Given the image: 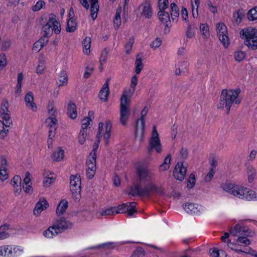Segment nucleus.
<instances>
[{
	"instance_id": "nucleus-1",
	"label": "nucleus",
	"mask_w": 257,
	"mask_h": 257,
	"mask_svg": "<svg viewBox=\"0 0 257 257\" xmlns=\"http://www.w3.org/2000/svg\"><path fill=\"white\" fill-rule=\"evenodd\" d=\"M137 174L140 183H144L145 186L142 188L135 186L131 188L129 194L133 196L149 197L151 193L162 194L163 189L161 185L157 183L156 175L143 166L137 169Z\"/></svg>"
},
{
	"instance_id": "nucleus-2",
	"label": "nucleus",
	"mask_w": 257,
	"mask_h": 257,
	"mask_svg": "<svg viewBox=\"0 0 257 257\" xmlns=\"http://www.w3.org/2000/svg\"><path fill=\"white\" fill-rule=\"evenodd\" d=\"M230 233L232 236L237 237V239H228L229 234L225 232L224 235L221 237V240L226 243L229 248L237 253L244 252L243 248L251 243L247 237H252L254 235V231L240 223L236 224L232 228Z\"/></svg>"
},
{
	"instance_id": "nucleus-3",
	"label": "nucleus",
	"mask_w": 257,
	"mask_h": 257,
	"mask_svg": "<svg viewBox=\"0 0 257 257\" xmlns=\"http://www.w3.org/2000/svg\"><path fill=\"white\" fill-rule=\"evenodd\" d=\"M221 189L234 197L246 201L257 200V193L242 185L235 183L222 184Z\"/></svg>"
},
{
	"instance_id": "nucleus-4",
	"label": "nucleus",
	"mask_w": 257,
	"mask_h": 257,
	"mask_svg": "<svg viewBox=\"0 0 257 257\" xmlns=\"http://www.w3.org/2000/svg\"><path fill=\"white\" fill-rule=\"evenodd\" d=\"M240 92L239 89H223L221 91L219 100L216 104V107L218 109H225L226 112L228 113L233 102L236 104L240 103L241 98L239 96Z\"/></svg>"
},
{
	"instance_id": "nucleus-5",
	"label": "nucleus",
	"mask_w": 257,
	"mask_h": 257,
	"mask_svg": "<svg viewBox=\"0 0 257 257\" xmlns=\"http://www.w3.org/2000/svg\"><path fill=\"white\" fill-rule=\"evenodd\" d=\"M100 140L97 138V140L93 147L92 151L89 154L86 162V175L88 179H92L95 175L96 170V152L98 149Z\"/></svg>"
},
{
	"instance_id": "nucleus-6",
	"label": "nucleus",
	"mask_w": 257,
	"mask_h": 257,
	"mask_svg": "<svg viewBox=\"0 0 257 257\" xmlns=\"http://www.w3.org/2000/svg\"><path fill=\"white\" fill-rule=\"evenodd\" d=\"M61 29L60 24L56 20V16L54 15H50L48 22L42 27L43 37L46 39V37L51 36L53 32L59 34Z\"/></svg>"
},
{
	"instance_id": "nucleus-7",
	"label": "nucleus",
	"mask_w": 257,
	"mask_h": 257,
	"mask_svg": "<svg viewBox=\"0 0 257 257\" xmlns=\"http://www.w3.org/2000/svg\"><path fill=\"white\" fill-rule=\"evenodd\" d=\"M241 37L245 39L244 43L252 50L257 49V30L252 27H248L241 31Z\"/></svg>"
},
{
	"instance_id": "nucleus-8",
	"label": "nucleus",
	"mask_w": 257,
	"mask_h": 257,
	"mask_svg": "<svg viewBox=\"0 0 257 257\" xmlns=\"http://www.w3.org/2000/svg\"><path fill=\"white\" fill-rule=\"evenodd\" d=\"M216 30L219 41L225 48H228L230 45V40L226 26L223 23L220 22L216 24Z\"/></svg>"
},
{
	"instance_id": "nucleus-9",
	"label": "nucleus",
	"mask_w": 257,
	"mask_h": 257,
	"mask_svg": "<svg viewBox=\"0 0 257 257\" xmlns=\"http://www.w3.org/2000/svg\"><path fill=\"white\" fill-rule=\"evenodd\" d=\"M131 99L121 97L120 100V122L123 125L126 124L130 115L129 110Z\"/></svg>"
},
{
	"instance_id": "nucleus-10",
	"label": "nucleus",
	"mask_w": 257,
	"mask_h": 257,
	"mask_svg": "<svg viewBox=\"0 0 257 257\" xmlns=\"http://www.w3.org/2000/svg\"><path fill=\"white\" fill-rule=\"evenodd\" d=\"M111 128L112 123L109 120L99 122L97 133V138L100 139L103 137L105 140L106 145H107L110 137Z\"/></svg>"
},
{
	"instance_id": "nucleus-11",
	"label": "nucleus",
	"mask_w": 257,
	"mask_h": 257,
	"mask_svg": "<svg viewBox=\"0 0 257 257\" xmlns=\"http://www.w3.org/2000/svg\"><path fill=\"white\" fill-rule=\"evenodd\" d=\"M48 112L49 117L46 119V123L49 126V133H50V136H55V132L56 130V124L57 119H56V109L53 105H49L48 107Z\"/></svg>"
},
{
	"instance_id": "nucleus-12",
	"label": "nucleus",
	"mask_w": 257,
	"mask_h": 257,
	"mask_svg": "<svg viewBox=\"0 0 257 257\" xmlns=\"http://www.w3.org/2000/svg\"><path fill=\"white\" fill-rule=\"evenodd\" d=\"M70 188L76 200H79L81 197V178L78 175H72L70 178Z\"/></svg>"
},
{
	"instance_id": "nucleus-13",
	"label": "nucleus",
	"mask_w": 257,
	"mask_h": 257,
	"mask_svg": "<svg viewBox=\"0 0 257 257\" xmlns=\"http://www.w3.org/2000/svg\"><path fill=\"white\" fill-rule=\"evenodd\" d=\"M148 112V108L145 107L142 111L141 116L136 123V139L141 142L143 140L145 128V116Z\"/></svg>"
},
{
	"instance_id": "nucleus-14",
	"label": "nucleus",
	"mask_w": 257,
	"mask_h": 257,
	"mask_svg": "<svg viewBox=\"0 0 257 257\" xmlns=\"http://www.w3.org/2000/svg\"><path fill=\"white\" fill-rule=\"evenodd\" d=\"M150 150H154L157 153H161L162 151V147L155 126L153 127L151 137L149 142Z\"/></svg>"
},
{
	"instance_id": "nucleus-15",
	"label": "nucleus",
	"mask_w": 257,
	"mask_h": 257,
	"mask_svg": "<svg viewBox=\"0 0 257 257\" xmlns=\"http://www.w3.org/2000/svg\"><path fill=\"white\" fill-rule=\"evenodd\" d=\"M185 211L191 214L201 215L206 212V208L200 204L195 203H187L184 206Z\"/></svg>"
},
{
	"instance_id": "nucleus-16",
	"label": "nucleus",
	"mask_w": 257,
	"mask_h": 257,
	"mask_svg": "<svg viewBox=\"0 0 257 257\" xmlns=\"http://www.w3.org/2000/svg\"><path fill=\"white\" fill-rule=\"evenodd\" d=\"M137 16L142 18H150L152 16L151 6L148 2H145L141 5L136 11Z\"/></svg>"
},
{
	"instance_id": "nucleus-17",
	"label": "nucleus",
	"mask_w": 257,
	"mask_h": 257,
	"mask_svg": "<svg viewBox=\"0 0 257 257\" xmlns=\"http://www.w3.org/2000/svg\"><path fill=\"white\" fill-rule=\"evenodd\" d=\"M187 164L185 162L178 163L174 170V178L179 181L183 180L186 174Z\"/></svg>"
},
{
	"instance_id": "nucleus-18",
	"label": "nucleus",
	"mask_w": 257,
	"mask_h": 257,
	"mask_svg": "<svg viewBox=\"0 0 257 257\" xmlns=\"http://www.w3.org/2000/svg\"><path fill=\"white\" fill-rule=\"evenodd\" d=\"M138 83V76L135 75L131 78L130 87L124 89L121 97L131 99L135 93Z\"/></svg>"
},
{
	"instance_id": "nucleus-19",
	"label": "nucleus",
	"mask_w": 257,
	"mask_h": 257,
	"mask_svg": "<svg viewBox=\"0 0 257 257\" xmlns=\"http://www.w3.org/2000/svg\"><path fill=\"white\" fill-rule=\"evenodd\" d=\"M24 102L26 107L33 112L37 110V106L34 102V97L33 93L31 91L28 92L25 96Z\"/></svg>"
},
{
	"instance_id": "nucleus-20",
	"label": "nucleus",
	"mask_w": 257,
	"mask_h": 257,
	"mask_svg": "<svg viewBox=\"0 0 257 257\" xmlns=\"http://www.w3.org/2000/svg\"><path fill=\"white\" fill-rule=\"evenodd\" d=\"M12 120H0V139H5L8 135Z\"/></svg>"
},
{
	"instance_id": "nucleus-21",
	"label": "nucleus",
	"mask_w": 257,
	"mask_h": 257,
	"mask_svg": "<svg viewBox=\"0 0 257 257\" xmlns=\"http://www.w3.org/2000/svg\"><path fill=\"white\" fill-rule=\"evenodd\" d=\"M49 206L48 201L45 198H41L36 203L33 212L36 216H39L41 213Z\"/></svg>"
},
{
	"instance_id": "nucleus-22",
	"label": "nucleus",
	"mask_w": 257,
	"mask_h": 257,
	"mask_svg": "<svg viewBox=\"0 0 257 257\" xmlns=\"http://www.w3.org/2000/svg\"><path fill=\"white\" fill-rule=\"evenodd\" d=\"M8 163L5 156L1 157V167H0V180L5 181L8 178V174L7 172Z\"/></svg>"
},
{
	"instance_id": "nucleus-23",
	"label": "nucleus",
	"mask_w": 257,
	"mask_h": 257,
	"mask_svg": "<svg viewBox=\"0 0 257 257\" xmlns=\"http://www.w3.org/2000/svg\"><path fill=\"white\" fill-rule=\"evenodd\" d=\"M11 184L13 187L15 195L19 196L22 191V180L21 177L18 175L15 176L11 181Z\"/></svg>"
},
{
	"instance_id": "nucleus-24",
	"label": "nucleus",
	"mask_w": 257,
	"mask_h": 257,
	"mask_svg": "<svg viewBox=\"0 0 257 257\" xmlns=\"http://www.w3.org/2000/svg\"><path fill=\"white\" fill-rule=\"evenodd\" d=\"M9 103L7 100H4L1 104L0 114L2 120H12L10 116V111L9 110Z\"/></svg>"
},
{
	"instance_id": "nucleus-25",
	"label": "nucleus",
	"mask_w": 257,
	"mask_h": 257,
	"mask_svg": "<svg viewBox=\"0 0 257 257\" xmlns=\"http://www.w3.org/2000/svg\"><path fill=\"white\" fill-rule=\"evenodd\" d=\"M55 223L61 232L64 230L71 228L73 226L71 222L63 217L56 220Z\"/></svg>"
},
{
	"instance_id": "nucleus-26",
	"label": "nucleus",
	"mask_w": 257,
	"mask_h": 257,
	"mask_svg": "<svg viewBox=\"0 0 257 257\" xmlns=\"http://www.w3.org/2000/svg\"><path fill=\"white\" fill-rule=\"evenodd\" d=\"M44 180L43 186L44 187H49L56 179L55 175L48 171H45L44 173Z\"/></svg>"
},
{
	"instance_id": "nucleus-27",
	"label": "nucleus",
	"mask_w": 257,
	"mask_h": 257,
	"mask_svg": "<svg viewBox=\"0 0 257 257\" xmlns=\"http://www.w3.org/2000/svg\"><path fill=\"white\" fill-rule=\"evenodd\" d=\"M10 253L9 257H19L21 256L25 251L23 246L10 244Z\"/></svg>"
},
{
	"instance_id": "nucleus-28",
	"label": "nucleus",
	"mask_w": 257,
	"mask_h": 257,
	"mask_svg": "<svg viewBox=\"0 0 257 257\" xmlns=\"http://www.w3.org/2000/svg\"><path fill=\"white\" fill-rule=\"evenodd\" d=\"M59 233H61L56 224L50 226L47 230L43 232V235L48 238H51L56 236Z\"/></svg>"
},
{
	"instance_id": "nucleus-29",
	"label": "nucleus",
	"mask_w": 257,
	"mask_h": 257,
	"mask_svg": "<svg viewBox=\"0 0 257 257\" xmlns=\"http://www.w3.org/2000/svg\"><path fill=\"white\" fill-rule=\"evenodd\" d=\"M11 227L9 224L5 223L0 226V240L8 238L10 236Z\"/></svg>"
},
{
	"instance_id": "nucleus-30",
	"label": "nucleus",
	"mask_w": 257,
	"mask_h": 257,
	"mask_svg": "<svg viewBox=\"0 0 257 257\" xmlns=\"http://www.w3.org/2000/svg\"><path fill=\"white\" fill-rule=\"evenodd\" d=\"M45 70L46 60L43 56L40 57L36 68V72L38 75H40L44 74Z\"/></svg>"
},
{
	"instance_id": "nucleus-31",
	"label": "nucleus",
	"mask_w": 257,
	"mask_h": 257,
	"mask_svg": "<svg viewBox=\"0 0 257 257\" xmlns=\"http://www.w3.org/2000/svg\"><path fill=\"white\" fill-rule=\"evenodd\" d=\"M90 15L93 21L95 20L97 17L99 10L98 0H90Z\"/></svg>"
},
{
	"instance_id": "nucleus-32",
	"label": "nucleus",
	"mask_w": 257,
	"mask_h": 257,
	"mask_svg": "<svg viewBox=\"0 0 257 257\" xmlns=\"http://www.w3.org/2000/svg\"><path fill=\"white\" fill-rule=\"evenodd\" d=\"M52 159L55 162H60L64 158V150L61 148H57L51 156Z\"/></svg>"
},
{
	"instance_id": "nucleus-33",
	"label": "nucleus",
	"mask_w": 257,
	"mask_h": 257,
	"mask_svg": "<svg viewBox=\"0 0 257 257\" xmlns=\"http://www.w3.org/2000/svg\"><path fill=\"white\" fill-rule=\"evenodd\" d=\"M68 83V76L64 70H62L58 74L57 84L59 86H66Z\"/></svg>"
},
{
	"instance_id": "nucleus-34",
	"label": "nucleus",
	"mask_w": 257,
	"mask_h": 257,
	"mask_svg": "<svg viewBox=\"0 0 257 257\" xmlns=\"http://www.w3.org/2000/svg\"><path fill=\"white\" fill-rule=\"evenodd\" d=\"M48 40L45 38H42L36 41L33 45L32 50L35 52H39L46 45Z\"/></svg>"
},
{
	"instance_id": "nucleus-35",
	"label": "nucleus",
	"mask_w": 257,
	"mask_h": 257,
	"mask_svg": "<svg viewBox=\"0 0 257 257\" xmlns=\"http://www.w3.org/2000/svg\"><path fill=\"white\" fill-rule=\"evenodd\" d=\"M158 17L160 21L163 24L168 26L170 23L169 14L164 10H160L158 12Z\"/></svg>"
},
{
	"instance_id": "nucleus-36",
	"label": "nucleus",
	"mask_w": 257,
	"mask_h": 257,
	"mask_svg": "<svg viewBox=\"0 0 257 257\" xmlns=\"http://www.w3.org/2000/svg\"><path fill=\"white\" fill-rule=\"evenodd\" d=\"M67 115L71 119H75L77 116L76 106L72 102H69L67 107Z\"/></svg>"
},
{
	"instance_id": "nucleus-37",
	"label": "nucleus",
	"mask_w": 257,
	"mask_h": 257,
	"mask_svg": "<svg viewBox=\"0 0 257 257\" xmlns=\"http://www.w3.org/2000/svg\"><path fill=\"white\" fill-rule=\"evenodd\" d=\"M200 4V0H190L192 17L196 19L198 16V8Z\"/></svg>"
},
{
	"instance_id": "nucleus-38",
	"label": "nucleus",
	"mask_w": 257,
	"mask_h": 257,
	"mask_svg": "<svg viewBox=\"0 0 257 257\" xmlns=\"http://www.w3.org/2000/svg\"><path fill=\"white\" fill-rule=\"evenodd\" d=\"M68 203L65 199L62 200L56 208V213L58 215L63 214L68 207Z\"/></svg>"
},
{
	"instance_id": "nucleus-39",
	"label": "nucleus",
	"mask_w": 257,
	"mask_h": 257,
	"mask_svg": "<svg viewBox=\"0 0 257 257\" xmlns=\"http://www.w3.org/2000/svg\"><path fill=\"white\" fill-rule=\"evenodd\" d=\"M109 94V88L107 83H105L102 86L99 93V98L102 101H106Z\"/></svg>"
},
{
	"instance_id": "nucleus-40",
	"label": "nucleus",
	"mask_w": 257,
	"mask_h": 257,
	"mask_svg": "<svg viewBox=\"0 0 257 257\" xmlns=\"http://www.w3.org/2000/svg\"><path fill=\"white\" fill-rule=\"evenodd\" d=\"M256 171L255 168L252 166H249L247 168L246 175L247 180L249 183H252L256 176Z\"/></svg>"
},
{
	"instance_id": "nucleus-41",
	"label": "nucleus",
	"mask_w": 257,
	"mask_h": 257,
	"mask_svg": "<svg viewBox=\"0 0 257 257\" xmlns=\"http://www.w3.org/2000/svg\"><path fill=\"white\" fill-rule=\"evenodd\" d=\"M91 42L90 37H86L83 41V52L86 55H89L90 53Z\"/></svg>"
},
{
	"instance_id": "nucleus-42",
	"label": "nucleus",
	"mask_w": 257,
	"mask_h": 257,
	"mask_svg": "<svg viewBox=\"0 0 257 257\" xmlns=\"http://www.w3.org/2000/svg\"><path fill=\"white\" fill-rule=\"evenodd\" d=\"M171 160V156L170 154L167 155L163 163L159 166V171L160 172H163L167 170L170 168Z\"/></svg>"
},
{
	"instance_id": "nucleus-43",
	"label": "nucleus",
	"mask_w": 257,
	"mask_h": 257,
	"mask_svg": "<svg viewBox=\"0 0 257 257\" xmlns=\"http://www.w3.org/2000/svg\"><path fill=\"white\" fill-rule=\"evenodd\" d=\"M93 118V112L92 111H89L88 113V116L82 120L81 129L86 130L87 128L90 125L91 122H92Z\"/></svg>"
},
{
	"instance_id": "nucleus-44",
	"label": "nucleus",
	"mask_w": 257,
	"mask_h": 257,
	"mask_svg": "<svg viewBox=\"0 0 257 257\" xmlns=\"http://www.w3.org/2000/svg\"><path fill=\"white\" fill-rule=\"evenodd\" d=\"M210 254L212 257H226L227 254L222 249H217L216 248H211L209 250Z\"/></svg>"
},
{
	"instance_id": "nucleus-45",
	"label": "nucleus",
	"mask_w": 257,
	"mask_h": 257,
	"mask_svg": "<svg viewBox=\"0 0 257 257\" xmlns=\"http://www.w3.org/2000/svg\"><path fill=\"white\" fill-rule=\"evenodd\" d=\"M126 212L127 213V216L129 217L133 216L135 213L137 212L136 210V203L135 202L126 203Z\"/></svg>"
},
{
	"instance_id": "nucleus-46",
	"label": "nucleus",
	"mask_w": 257,
	"mask_h": 257,
	"mask_svg": "<svg viewBox=\"0 0 257 257\" xmlns=\"http://www.w3.org/2000/svg\"><path fill=\"white\" fill-rule=\"evenodd\" d=\"M77 27V24L74 19H68L66 26V31L68 32H73L75 31Z\"/></svg>"
},
{
	"instance_id": "nucleus-47",
	"label": "nucleus",
	"mask_w": 257,
	"mask_h": 257,
	"mask_svg": "<svg viewBox=\"0 0 257 257\" xmlns=\"http://www.w3.org/2000/svg\"><path fill=\"white\" fill-rule=\"evenodd\" d=\"M109 50L105 48L101 52L100 56L99 62H100V68L101 70H102V65L105 64L107 61L108 58Z\"/></svg>"
},
{
	"instance_id": "nucleus-48",
	"label": "nucleus",
	"mask_w": 257,
	"mask_h": 257,
	"mask_svg": "<svg viewBox=\"0 0 257 257\" xmlns=\"http://www.w3.org/2000/svg\"><path fill=\"white\" fill-rule=\"evenodd\" d=\"M142 60V58L140 56L137 57L135 62V72L137 74H140L143 68Z\"/></svg>"
},
{
	"instance_id": "nucleus-49",
	"label": "nucleus",
	"mask_w": 257,
	"mask_h": 257,
	"mask_svg": "<svg viewBox=\"0 0 257 257\" xmlns=\"http://www.w3.org/2000/svg\"><path fill=\"white\" fill-rule=\"evenodd\" d=\"M121 13V8L120 7L116 10L115 17L113 20L114 26L116 28H118L121 24L120 14Z\"/></svg>"
},
{
	"instance_id": "nucleus-50",
	"label": "nucleus",
	"mask_w": 257,
	"mask_h": 257,
	"mask_svg": "<svg viewBox=\"0 0 257 257\" xmlns=\"http://www.w3.org/2000/svg\"><path fill=\"white\" fill-rule=\"evenodd\" d=\"M233 56L236 61L240 62L245 58L246 53L241 50H237L234 52Z\"/></svg>"
},
{
	"instance_id": "nucleus-51",
	"label": "nucleus",
	"mask_w": 257,
	"mask_h": 257,
	"mask_svg": "<svg viewBox=\"0 0 257 257\" xmlns=\"http://www.w3.org/2000/svg\"><path fill=\"white\" fill-rule=\"evenodd\" d=\"M200 30L203 38L206 39L209 37V27L207 24H200Z\"/></svg>"
},
{
	"instance_id": "nucleus-52",
	"label": "nucleus",
	"mask_w": 257,
	"mask_h": 257,
	"mask_svg": "<svg viewBox=\"0 0 257 257\" xmlns=\"http://www.w3.org/2000/svg\"><path fill=\"white\" fill-rule=\"evenodd\" d=\"M243 16L244 14L241 10H238L235 12L233 14V21L237 25L240 24Z\"/></svg>"
},
{
	"instance_id": "nucleus-53",
	"label": "nucleus",
	"mask_w": 257,
	"mask_h": 257,
	"mask_svg": "<svg viewBox=\"0 0 257 257\" xmlns=\"http://www.w3.org/2000/svg\"><path fill=\"white\" fill-rule=\"evenodd\" d=\"M86 136V130L81 129L78 136V141L80 145H83L85 143Z\"/></svg>"
},
{
	"instance_id": "nucleus-54",
	"label": "nucleus",
	"mask_w": 257,
	"mask_h": 257,
	"mask_svg": "<svg viewBox=\"0 0 257 257\" xmlns=\"http://www.w3.org/2000/svg\"><path fill=\"white\" fill-rule=\"evenodd\" d=\"M162 44V40L160 37H156L150 43V47L153 50H156L159 48Z\"/></svg>"
},
{
	"instance_id": "nucleus-55",
	"label": "nucleus",
	"mask_w": 257,
	"mask_h": 257,
	"mask_svg": "<svg viewBox=\"0 0 257 257\" xmlns=\"http://www.w3.org/2000/svg\"><path fill=\"white\" fill-rule=\"evenodd\" d=\"M247 17L249 21H254L257 19V7L250 9L247 13Z\"/></svg>"
},
{
	"instance_id": "nucleus-56",
	"label": "nucleus",
	"mask_w": 257,
	"mask_h": 257,
	"mask_svg": "<svg viewBox=\"0 0 257 257\" xmlns=\"http://www.w3.org/2000/svg\"><path fill=\"white\" fill-rule=\"evenodd\" d=\"M10 245L0 246V255L3 256L9 257L10 253Z\"/></svg>"
},
{
	"instance_id": "nucleus-57",
	"label": "nucleus",
	"mask_w": 257,
	"mask_h": 257,
	"mask_svg": "<svg viewBox=\"0 0 257 257\" xmlns=\"http://www.w3.org/2000/svg\"><path fill=\"white\" fill-rule=\"evenodd\" d=\"M8 65V60L6 54H0V71L4 69Z\"/></svg>"
},
{
	"instance_id": "nucleus-58",
	"label": "nucleus",
	"mask_w": 257,
	"mask_h": 257,
	"mask_svg": "<svg viewBox=\"0 0 257 257\" xmlns=\"http://www.w3.org/2000/svg\"><path fill=\"white\" fill-rule=\"evenodd\" d=\"M126 203H123L117 206H114L115 214L126 212Z\"/></svg>"
},
{
	"instance_id": "nucleus-59",
	"label": "nucleus",
	"mask_w": 257,
	"mask_h": 257,
	"mask_svg": "<svg viewBox=\"0 0 257 257\" xmlns=\"http://www.w3.org/2000/svg\"><path fill=\"white\" fill-rule=\"evenodd\" d=\"M114 208L113 207L106 208L102 209L100 211V214L101 215H111L115 214L114 213Z\"/></svg>"
},
{
	"instance_id": "nucleus-60",
	"label": "nucleus",
	"mask_w": 257,
	"mask_h": 257,
	"mask_svg": "<svg viewBox=\"0 0 257 257\" xmlns=\"http://www.w3.org/2000/svg\"><path fill=\"white\" fill-rule=\"evenodd\" d=\"M181 18L186 23L189 22L188 12L185 7H182L181 11Z\"/></svg>"
},
{
	"instance_id": "nucleus-61",
	"label": "nucleus",
	"mask_w": 257,
	"mask_h": 257,
	"mask_svg": "<svg viewBox=\"0 0 257 257\" xmlns=\"http://www.w3.org/2000/svg\"><path fill=\"white\" fill-rule=\"evenodd\" d=\"M45 6V3L42 0H39L32 7V10L34 12H37Z\"/></svg>"
},
{
	"instance_id": "nucleus-62",
	"label": "nucleus",
	"mask_w": 257,
	"mask_h": 257,
	"mask_svg": "<svg viewBox=\"0 0 257 257\" xmlns=\"http://www.w3.org/2000/svg\"><path fill=\"white\" fill-rule=\"evenodd\" d=\"M134 43V39L133 38H131L126 43L124 46L125 52L126 54H128L130 53L131 51H132Z\"/></svg>"
},
{
	"instance_id": "nucleus-63",
	"label": "nucleus",
	"mask_w": 257,
	"mask_h": 257,
	"mask_svg": "<svg viewBox=\"0 0 257 257\" xmlns=\"http://www.w3.org/2000/svg\"><path fill=\"white\" fill-rule=\"evenodd\" d=\"M195 184V175L191 174L188 179L187 187L189 189H192Z\"/></svg>"
},
{
	"instance_id": "nucleus-64",
	"label": "nucleus",
	"mask_w": 257,
	"mask_h": 257,
	"mask_svg": "<svg viewBox=\"0 0 257 257\" xmlns=\"http://www.w3.org/2000/svg\"><path fill=\"white\" fill-rule=\"evenodd\" d=\"M12 44L11 41L8 39H5L2 43L1 49L3 51H7Z\"/></svg>"
}]
</instances>
